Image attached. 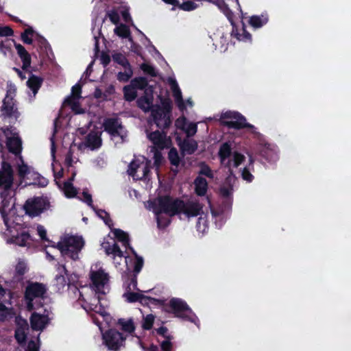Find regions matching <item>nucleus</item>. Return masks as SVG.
<instances>
[{
    "mask_svg": "<svg viewBox=\"0 0 351 351\" xmlns=\"http://www.w3.org/2000/svg\"><path fill=\"white\" fill-rule=\"evenodd\" d=\"M158 98L160 101L161 108L165 112L171 114L172 110V101L169 98H164L162 95H159Z\"/></svg>",
    "mask_w": 351,
    "mask_h": 351,
    "instance_id": "c03bdc74",
    "label": "nucleus"
},
{
    "mask_svg": "<svg viewBox=\"0 0 351 351\" xmlns=\"http://www.w3.org/2000/svg\"><path fill=\"white\" fill-rule=\"evenodd\" d=\"M1 208L5 209L12 201L15 194L12 189L14 183V170L11 164L5 160L1 145Z\"/></svg>",
    "mask_w": 351,
    "mask_h": 351,
    "instance_id": "f03ea898",
    "label": "nucleus"
},
{
    "mask_svg": "<svg viewBox=\"0 0 351 351\" xmlns=\"http://www.w3.org/2000/svg\"><path fill=\"white\" fill-rule=\"evenodd\" d=\"M197 8V5L192 1H186L180 5V8L185 11H191Z\"/></svg>",
    "mask_w": 351,
    "mask_h": 351,
    "instance_id": "e2e57ef3",
    "label": "nucleus"
},
{
    "mask_svg": "<svg viewBox=\"0 0 351 351\" xmlns=\"http://www.w3.org/2000/svg\"><path fill=\"white\" fill-rule=\"evenodd\" d=\"M184 206V200L180 198L173 199L169 195H163L158 198V213H163L170 217L180 214L181 206Z\"/></svg>",
    "mask_w": 351,
    "mask_h": 351,
    "instance_id": "6e6552de",
    "label": "nucleus"
},
{
    "mask_svg": "<svg viewBox=\"0 0 351 351\" xmlns=\"http://www.w3.org/2000/svg\"><path fill=\"white\" fill-rule=\"evenodd\" d=\"M245 160V157L243 154L234 152L233 153V167L234 168H237L240 165H241Z\"/></svg>",
    "mask_w": 351,
    "mask_h": 351,
    "instance_id": "4d7b16f0",
    "label": "nucleus"
},
{
    "mask_svg": "<svg viewBox=\"0 0 351 351\" xmlns=\"http://www.w3.org/2000/svg\"><path fill=\"white\" fill-rule=\"evenodd\" d=\"M141 293L132 292L128 290L124 293V296L126 298L127 301L130 303L139 302Z\"/></svg>",
    "mask_w": 351,
    "mask_h": 351,
    "instance_id": "864d4df0",
    "label": "nucleus"
},
{
    "mask_svg": "<svg viewBox=\"0 0 351 351\" xmlns=\"http://www.w3.org/2000/svg\"><path fill=\"white\" fill-rule=\"evenodd\" d=\"M25 351H39V347L34 340H30L28 342Z\"/></svg>",
    "mask_w": 351,
    "mask_h": 351,
    "instance_id": "774afa93",
    "label": "nucleus"
},
{
    "mask_svg": "<svg viewBox=\"0 0 351 351\" xmlns=\"http://www.w3.org/2000/svg\"><path fill=\"white\" fill-rule=\"evenodd\" d=\"M114 32L116 35L122 38H129L130 41H132L130 29L129 27L125 24H120L117 26L114 29Z\"/></svg>",
    "mask_w": 351,
    "mask_h": 351,
    "instance_id": "7c9ffc66",
    "label": "nucleus"
},
{
    "mask_svg": "<svg viewBox=\"0 0 351 351\" xmlns=\"http://www.w3.org/2000/svg\"><path fill=\"white\" fill-rule=\"evenodd\" d=\"M107 16H108V18L110 19V21L113 24L117 25V24H118L119 23L120 16H119V13L116 10H110V11L108 12Z\"/></svg>",
    "mask_w": 351,
    "mask_h": 351,
    "instance_id": "680f3d73",
    "label": "nucleus"
},
{
    "mask_svg": "<svg viewBox=\"0 0 351 351\" xmlns=\"http://www.w3.org/2000/svg\"><path fill=\"white\" fill-rule=\"evenodd\" d=\"M43 79L40 77L36 76L32 73L27 82L28 88L33 92L34 95L38 93V90L43 84Z\"/></svg>",
    "mask_w": 351,
    "mask_h": 351,
    "instance_id": "bb28decb",
    "label": "nucleus"
},
{
    "mask_svg": "<svg viewBox=\"0 0 351 351\" xmlns=\"http://www.w3.org/2000/svg\"><path fill=\"white\" fill-rule=\"evenodd\" d=\"M19 57L23 62L22 69L24 71H27L28 69V68L30 67V65H31L32 59H31L30 54L27 51L23 54H21V56H19Z\"/></svg>",
    "mask_w": 351,
    "mask_h": 351,
    "instance_id": "8fccbe9b",
    "label": "nucleus"
},
{
    "mask_svg": "<svg viewBox=\"0 0 351 351\" xmlns=\"http://www.w3.org/2000/svg\"><path fill=\"white\" fill-rule=\"evenodd\" d=\"M106 346L110 350H117L125 340L123 334L115 329L107 330L103 335Z\"/></svg>",
    "mask_w": 351,
    "mask_h": 351,
    "instance_id": "4468645a",
    "label": "nucleus"
},
{
    "mask_svg": "<svg viewBox=\"0 0 351 351\" xmlns=\"http://www.w3.org/2000/svg\"><path fill=\"white\" fill-rule=\"evenodd\" d=\"M160 213H158V210L156 212L157 226L159 228H165L170 224L171 220L166 217L160 215Z\"/></svg>",
    "mask_w": 351,
    "mask_h": 351,
    "instance_id": "a18cd8bd",
    "label": "nucleus"
},
{
    "mask_svg": "<svg viewBox=\"0 0 351 351\" xmlns=\"http://www.w3.org/2000/svg\"><path fill=\"white\" fill-rule=\"evenodd\" d=\"M47 292L46 286L40 282H28L24 293V300L27 311H32L43 306V300Z\"/></svg>",
    "mask_w": 351,
    "mask_h": 351,
    "instance_id": "7ed1b4c3",
    "label": "nucleus"
},
{
    "mask_svg": "<svg viewBox=\"0 0 351 351\" xmlns=\"http://www.w3.org/2000/svg\"><path fill=\"white\" fill-rule=\"evenodd\" d=\"M22 165L18 166V175L21 179H24L25 176L29 173L27 165L23 162L22 158H21Z\"/></svg>",
    "mask_w": 351,
    "mask_h": 351,
    "instance_id": "13d9d810",
    "label": "nucleus"
},
{
    "mask_svg": "<svg viewBox=\"0 0 351 351\" xmlns=\"http://www.w3.org/2000/svg\"><path fill=\"white\" fill-rule=\"evenodd\" d=\"M167 308L168 309L166 311L173 313L175 317L195 322V315L184 300L178 298H173L169 300Z\"/></svg>",
    "mask_w": 351,
    "mask_h": 351,
    "instance_id": "0eeeda50",
    "label": "nucleus"
},
{
    "mask_svg": "<svg viewBox=\"0 0 351 351\" xmlns=\"http://www.w3.org/2000/svg\"><path fill=\"white\" fill-rule=\"evenodd\" d=\"M153 90H151L150 95H147V93L144 96H141L139 97L137 101V106L138 108L142 109L144 112H151L154 107L155 105L153 104L154 97L152 95Z\"/></svg>",
    "mask_w": 351,
    "mask_h": 351,
    "instance_id": "412c9836",
    "label": "nucleus"
},
{
    "mask_svg": "<svg viewBox=\"0 0 351 351\" xmlns=\"http://www.w3.org/2000/svg\"><path fill=\"white\" fill-rule=\"evenodd\" d=\"M48 180L42 176L39 173L36 174V177L34 178V184H36L40 187H45L48 184Z\"/></svg>",
    "mask_w": 351,
    "mask_h": 351,
    "instance_id": "052dcab7",
    "label": "nucleus"
},
{
    "mask_svg": "<svg viewBox=\"0 0 351 351\" xmlns=\"http://www.w3.org/2000/svg\"><path fill=\"white\" fill-rule=\"evenodd\" d=\"M82 86L80 84H76L71 88V95L68 97L64 102L72 107L77 104V100L81 98Z\"/></svg>",
    "mask_w": 351,
    "mask_h": 351,
    "instance_id": "b1692460",
    "label": "nucleus"
},
{
    "mask_svg": "<svg viewBox=\"0 0 351 351\" xmlns=\"http://www.w3.org/2000/svg\"><path fill=\"white\" fill-rule=\"evenodd\" d=\"M171 90L176 101L183 99L181 90L180 89L178 84L176 81H173L171 84Z\"/></svg>",
    "mask_w": 351,
    "mask_h": 351,
    "instance_id": "bf43d9fd",
    "label": "nucleus"
},
{
    "mask_svg": "<svg viewBox=\"0 0 351 351\" xmlns=\"http://www.w3.org/2000/svg\"><path fill=\"white\" fill-rule=\"evenodd\" d=\"M62 189L64 190L65 195L69 198L74 197L77 195V190L71 182H64L63 183Z\"/></svg>",
    "mask_w": 351,
    "mask_h": 351,
    "instance_id": "a19ab883",
    "label": "nucleus"
},
{
    "mask_svg": "<svg viewBox=\"0 0 351 351\" xmlns=\"http://www.w3.org/2000/svg\"><path fill=\"white\" fill-rule=\"evenodd\" d=\"M139 302L143 305H147L149 304V303H152L154 304H160L162 301L158 299L154 298L150 296H146L143 294H141Z\"/></svg>",
    "mask_w": 351,
    "mask_h": 351,
    "instance_id": "603ef678",
    "label": "nucleus"
},
{
    "mask_svg": "<svg viewBox=\"0 0 351 351\" xmlns=\"http://www.w3.org/2000/svg\"><path fill=\"white\" fill-rule=\"evenodd\" d=\"M50 206V203L46 197L34 196L27 199L23 206L25 214L30 217L39 216Z\"/></svg>",
    "mask_w": 351,
    "mask_h": 351,
    "instance_id": "1a4fd4ad",
    "label": "nucleus"
},
{
    "mask_svg": "<svg viewBox=\"0 0 351 351\" xmlns=\"http://www.w3.org/2000/svg\"><path fill=\"white\" fill-rule=\"evenodd\" d=\"M173 339L172 335H169L167 338L160 343V348L162 351H172L173 343L171 340Z\"/></svg>",
    "mask_w": 351,
    "mask_h": 351,
    "instance_id": "3c124183",
    "label": "nucleus"
},
{
    "mask_svg": "<svg viewBox=\"0 0 351 351\" xmlns=\"http://www.w3.org/2000/svg\"><path fill=\"white\" fill-rule=\"evenodd\" d=\"M118 324L121 326V329L125 332L131 333L135 330L134 322L132 319L125 320L124 319L121 318L118 320Z\"/></svg>",
    "mask_w": 351,
    "mask_h": 351,
    "instance_id": "f704fd0d",
    "label": "nucleus"
},
{
    "mask_svg": "<svg viewBox=\"0 0 351 351\" xmlns=\"http://www.w3.org/2000/svg\"><path fill=\"white\" fill-rule=\"evenodd\" d=\"M128 275L129 276V277H130V283L128 285V287L127 289L128 290H131L132 289H134V290H138V288H137V274H131V271L130 270L129 268H128Z\"/></svg>",
    "mask_w": 351,
    "mask_h": 351,
    "instance_id": "5fc2aeb1",
    "label": "nucleus"
},
{
    "mask_svg": "<svg viewBox=\"0 0 351 351\" xmlns=\"http://www.w3.org/2000/svg\"><path fill=\"white\" fill-rule=\"evenodd\" d=\"M16 94V86L12 83L8 84L6 94L1 104V117L4 119H9L10 123H14L21 115L15 99Z\"/></svg>",
    "mask_w": 351,
    "mask_h": 351,
    "instance_id": "20e7f679",
    "label": "nucleus"
},
{
    "mask_svg": "<svg viewBox=\"0 0 351 351\" xmlns=\"http://www.w3.org/2000/svg\"><path fill=\"white\" fill-rule=\"evenodd\" d=\"M131 84L136 89L143 90L148 86V80L145 77H138L131 81Z\"/></svg>",
    "mask_w": 351,
    "mask_h": 351,
    "instance_id": "58836bf2",
    "label": "nucleus"
},
{
    "mask_svg": "<svg viewBox=\"0 0 351 351\" xmlns=\"http://www.w3.org/2000/svg\"><path fill=\"white\" fill-rule=\"evenodd\" d=\"M111 231L113 232L114 237L117 240L121 243L126 248L130 250V247H132L130 243V237L127 232L119 228H113L111 227Z\"/></svg>",
    "mask_w": 351,
    "mask_h": 351,
    "instance_id": "393cba45",
    "label": "nucleus"
},
{
    "mask_svg": "<svg viewBox=\"0 0 351 351\" xmlns=\"http://www.w3.org/2000/svg\"><path fill=\"white\" fill-rule=\"evenodd\" d=\"M232 155V146L230 142L223 143L219 149L218 156L221 164L223 162Z\"/></svg>",
    "mask_w": 351,
    "mask_h": 351,
    "instance_id": "cd10ccee",
    "label": "nucleus"
},
{
    "mask_svg": "<svg viewBox=\"0 0 351 351\" xmlns=\"http://www.w3.org/2000/svg\"><path fill=\"white\" fill-rule=\"evenodd\" d=\"M35 31L32 27H29L25 29L23 32L21 33V38L23 43L27 45H32L33 39L32 37L34 36Z\"/></svg>",
    "mask_w": 351,
    "mask_h": 351,
    "instance_id": "c9c22d12",
    "label": "nucleus"
},
{
    "mask_svg": "<svg viewBox=\"0 0 351 351\" xmlns=\"http://www.w3.org/2000/svg\"><path fill=\"white\" fill-rule=\"evenodd\" d=\"M57 269L59 274L56 276V281L59 289L64 287L66 285L70 286L71 284V279L68 278L66 280L65 277V276H68L69 275L66 266L64 265H58Z\"/></svg>",
    "mask_w": 351,
    "mask_h": 351,
    "instance_id": "aec40b11",
    "label": "nucleus"
},
{
    "mask_svg": "<svg viewBox=\"0 0 351 351\" xmlns=\"http://www.w3.org/2000/svg\"><path fill=\"white\" fill-rule=\"evenodd\" d=\"M269 19L267 14L253 15L249 19V24L254 28H261L267 23Z\"/></svg>",
    "mask_w": 351,
    "mask_h": 351,
    "instance_id": "c756f323",
    "label": "nucleus"
},
{
    "mask_svg": "<svg viewBox=\"0 0 351 351\" xmlns=\"http://www.w3.org/2000/svg\"><path fill=\"white\" fill-rule=\"evenodd\" d=\"M94 210H95L97 215L101 219H103V221L106 225H107L110 228H111V227L113 226L114 224H113L112 220L111 219L108 213H107L105 210H102V209L95 210L94 208Z\"/></svg>",
    "mask_w": 351,
    "mask_h": 351,
    "instance_id": "37998d69",
    "label": "nucleus"
},
{
    "mask_svg": "<svg viewBox=\"0 0 351 351\" xmlns=\"http://www.w3.org/2000/svg\"><path fill=\"white\" fill-rule=\"evenodd\" d=\"M123 91L124 99L127 101H132L137 97L136 90L131 84L130 85L125 86Z\"/></svg>",
    "mask_w": 351,
    "mask_h": 351,
    "instance_id": "2f4dec72",
    "label": "nucleus"
},
{
    "mask_svg": "<svg viewBox=\"0 0 351 351\" xmlns=\"http://www.w3.org/2000/svg\"><path fill=\"white\" fill-rule=\"evenodd\" d=\"M141 69L145 73L152 77H156L157 72L156 71L155 68L147 63H143L140 66Z\"/></svg>",
    "mask_w": 351,
    "mask_h": 351,
    "instance_id": "09e8293b",
    "label": "nucleus"
},
{
    "mask_svg": "<svg viewBox=\"0 0 351 351\" xmlns=\"http://www.w3.org/2000/svg\"><path fill=\"white\" fill-rule=\"evenodd\" d=\"M155 317L152 314L147 315L143 320L142 327L144 330H149L152 328Z\"/></svg>",
    "mask_w": 351,
    "mask_h": 351,
    "instance_id": "49530a36",
    "label": "nucleus"
},
{
    "mask_svg": "<svg viewBox=\"0 0 351 351\" xmlns=\"http://www.w3.org/2000/svg\"><path fill=\"white\" fill-rule=\"evenodd\" d=\"M154 123L160 129H168L172 123L171 114L162 109L160 105H155L151 111Z\"/></svg>",
    "mask_w": 351,
    "mask_h": 351,
    "instance_id": "f8f14e48",
    "label": "nucleus"
},
{
    "mask_svg": "<svg viewBox=\"0 0 351 351\" xmlns=\"http://www.w3.org/2000/svg\"><path fill=\"white\" fill-rule=\"evenodd\" d=\"M37 231H38V234L40 236V239L42 241H47V242L49 241V239L47 237V231L45 229L44 226H43L41 225H38L37 227Z\"/></svg>",
    "mask_w": 351,
    "mask_h": 351,
    "instance_id": "69168bd1",
    "label": "nucleus"
},
{
    "mask_svg": "<svg viewBox=\"0 0 351 351\" xmlns=\"http://www.w3.org/2000/svg\"><path fill=\"white\" fill-rule=\"evenodd\" d=\"M221 119L224 120L229 119L223 122V125L229 128L235 130L247 128L252 132L256 129L253 125L247 123L245 117L238 112L227 111L222 113Z\"/></svg>",
    "mask_w": 351,
    "mask_h": 351,
    "instance_id": "9d476101",
    "label": "nucleus"
},
{
    "mask_svg": "<svg viewBox=\"0 0 351 351\" xmlns=\"http://www.w3.org/2000/svg\"><path fill=\"white\" fill-rule=\"evenodd\" d=\"M131 252L135 256V261L134 263V269H133V274H138L142 269L143 267V259L141 256H139L136 252L134 250L133 247H130Z\"/></svg>",
    "mask_w": 351,
    "mask_h": 351,
    "instance_id": "72a5a7b5",
    "label": "nucleus"
},
{
    "mask_svg": "<svg viewBox=\"0 0 351 351\" xmlns=\"http://www.w3.org/2000/svg\"><path fill=\"white\" fill-rule=\"evenodd\" d=\"M112 60L114 62L120 64L123 67H129L131 66L128 60L121 53H114L112 54Z\"/></svg>",
    "mask_w": 351,
    "mask_h": 351,
    "instance_id": "79ce46f5",
    "label": "nucleus"
},
{
    "mask_svg": "<svg viewBox=\"0 0 351 351\" xmlns=\"http://www.w3.org/2000/svg\"><path fill=\"white\" fill-rule=\"evenodd\" d=\"M27 330H28V328H23L22 327H16L15 329L14 337L19 344L25 343L26 342Z\"/></svg>",
    "mask_w": 351,
    "mask_h": 351,
    "instance_id": "4c0bfd02",
    "label": "nucleus"
},
{
    "mask_svg": "<svg viewBox=\"0 0 351 351\" xmlns=\"http://www.w3.org/2000/svg\"><path fill=\"white\" fill-rule=\"evenodd\" d=\"M199 174L205 176L208 178H213L214 177V174L210 167L205 162H202L200 164V170L199 171Z\"/></svg>",
    "mask_w": 351,
    "mask_h": 351,
    "instance_id": "de8ad7c7",
    "label": "nucleus"
},
{
    "mask_svg": "<svg viewBox=\"0 0 351 351\" xmlns=\"http://www.w3.org/2000/svg\"><path fill=\"white\" fill-rule=\"evenodd\" d=\"M195 191L198 196H204L208 190V182L206 178L197 176L194 180Z\"/></svg>",
    "mask_w": 351,
    "mask_h": 351,
    "instance_id": "a878e982",
    "label": "nucleus"
},
{
    "mask_svg": "<svg viewBox=\"0 0 351 351\" xmlns=\"http://www.w3.org/2000/svg\"><path fill=\"white\" fill-rule=\"evenodd\" d=\"M141 170L142 171V174H141V176H139L138 174L136 178V180H143L147 179L148 177V175L150 173V168H149V164L147 162H146V163L143 162L141 166Z\"/></svg>",
    "mask_w": 351,
    "mask_h": 351,
    "instance_id": "6e6d98bb",
    "label": "nucleus"
},
{
    "mask_svg": "<svg viewBox=\"0 0 351 351\" xmlns=\"http://www.w3.org/2000/svg\"><path fill=\"white\" fill-rule=\"evenodd\" d=\"M252 171H250L245 168H243L241 172L242 178L249 182H252L254 179L253 175L251 173Z\"/></svg>",
    "mask_w": 351,
    "mask_h": 351,
    "instance_id": "338daca9",
    "label": "nucleus"
},
{
    "mask_svg": "<svg viewBox=\"0 0 351 351\" xmlns=\"http://www.w3.org/2000/svg\"><path fill=\"white\" fill-rule=\"evenodd\" d=\"M84 245L82 237L70 236L65 237L57 244V248L63 256H67L73 261L79 258V253Z\"/></svg>",
    "mask_w": 351,
    "mask_h": 351,
    "instance_id": "39448f33",
    "label": "nucleus"
},
{
    "mask_svg": "<svg viewBox=\"0 0 351 351\" xmlns=\"http://www.w3.org/2000/svg\"><path fill=\"white\" fill-rule=\"evenodd\" d=\"M260 155L269 162H275L278 160L277 152L270 148L269 144H265L260 150Z\"/></svg>",
    "mask_w": 351,
    "mask_h": 351,
    "instance_id": "5701e85b",
    "label": "nucleus"
},
{
    "mask_svg": "<svg viewBox=\"0 0 351 351\" xmlns=\"http://www.w3.org/2000/svg\"><path fill=\"white\" fill-rule=\"evenodd\" d=\"M101 132L92 130L85 138L84 145L91 150L99 149L102 145Z\"/></svg>",
    "mask_w": 351,
    "mask_h": 351,
    "instance_id": "f3484780",
    "label": "nucleus"
},
{
    "mask_svg": "<svg viewBox=\"0 0 351 351\" xmlns=\"http://www.w3.org/2000/svg\"><path fill=\"white\" fill-rule=\"evenodd\" d=\"M144 162H141L139 160H133L128 166V174L136 179L138 170L141 169V166Z\"/></svg>",
    "mask_w": 351,
    "mask_h": 351,
    "instance_id": "473e14b6",
    "label": "nucleus"
},
{
    "mask_svg": "<svg viewBox=\"0 0 351 351\" xmlns=\"http://www.w3.org/2000/svg\"><path fill=\"white\" fill-rule=\"evenodd\" d=\"M31 327L33 330H43L49 322L47 314H39L34 312L29 319Z\"/></svg>",
    "mask_w": 351,
    "mask_h": 351,
    "instance_id": "2eb2a0df",
    "label": "nucleus"
},
{
    "mask_svg": "<svg viewBox=\"0 0 351 351\" xmlns=\"http://www.w3.org/2000/svg\"><path fill=\"white\" fill-rule=\"evenodd\" d=\"M125 69L124 72H119L117 74V80L119 82H127L133 75V70L132 66L129 67H123Z\"/></svg>",
    "mask_w": 351,
    "mask_h": 351,
    "instance_id": "ea45409f",
    "label": "nucleus"
},
{
    "mask_svg": "<svg viewBox=\"0 0 351 351\" xmlns=\"http://www.w3.org/2000/svg\"><path fill=\"white\" fill-rule=\"evenodd\" d=\"M27 270L26 264L23 261H19L15 267L14 278L17 280H21Z\"/></svg>",
    "mask_w": 351,
    "mask_h": 351,
    "instance_id": "e433bc0d",
    "label": "nucleus"
},
{
    "mask_svg": "<svg viewBox=\"0 0 351 351\" xmlns=\"http://www.w3.org/2000/svg\"><path fill=\"white\" fill-rule=\"evenodd\" d=\"M231 25L232 26V32H231V36L232 37L236 38L239 41H251L252 40V35L246 31L245 28V25L243 23V27L241 29L242 33L239 32V30L238 29L237 27L234 24V21L232 20H230Z\"/></svg>",
    "mask_w": 351,
    "mask_h": 351,
    "instance_id": "4be33fe9",
    "label": "nucleus"
},
{
    "mask_svg": "<svg viewBox=\"0 0 351 351\" xmlns=\"http://www.w3.org/2000/svg\"><path fill=\"white\" fill-rule=\"evenodd\" d=\"M167 129H161V131L156 130L147 134L149 140L158 149H163L165 147L167 138Z\"/></svg>",
    "mask_w": 351,
    "mask_h": 351,
    "instance_id": "6ab92c4d",
    "label": "nucleus"
},
{
    "mask_svg": "<svg viewBox=\"0 0 351 351\" xmlns=\"http://www.w3.org/2000/svg\"><path fill=\"white\" fill-rule=\"evenodd\" d=\"M168 160L170 164L176 168H178L181 163L182 166L185 164L184 161L182 160V156H180L176 147H171L169 149L168 152Z\"/></svg>",
    "mask_w": 351,
    "mask_h": 351,
    "instance_id": "c85d7f7f",
    "label": "nucleus"
},
{
    "mask_svg": "<svg viewBox=\"0 0 351 351\" xmlns=\"http://www.w3.org/2000/svg\"><path fill=\"white\" fill-rule=\"evenodd\" d=\"M102 126L104 131L111 137H120L122 141L127 137V131L120 119L117 117L106 118Z\"/></svg>",
    "mask_w": 351,
    "mask_h": 351,
    "instance_id": "9b49d317",
    "label": "nucleus"
},
{
    "mask_svg": "<svg viewBox=\"0 0 351 351\" xmlns=\"http://www.w3.org/2000/svg\"><path fill=\"white\" fill-rule=\"evenodd\" d=\"M176 141L181 150V154L182 155V158L184 157L185 154L191 155L194 154L197 149V142L194 139L186 138L182 141L181 138L179 136H178L176 137Z\"/></svg>",
    "mask_w": 351,
    "mask_h": 351,
    "instance_id": "a211bd4d",
    "label": "nucleus"
},
{
    "mask_svg": "<svg viewBox=\"0 0 351 351\" xmlns=\"http://www.w3.org/2000/svg\"><path fill=\"white\" fill-rule=\"evenodd\" d=\"M90 278L96 293L105 295L104 286L109 280V276L102 269L91 271Z\"/></svg>",
    "mask_w": 351,
    "mask_h": 351,
    "instance_id": "ddd939ff",
    "label": "nucleus"
},
{
    "mask_svg": "<svg viewBox=\"0 0 351 351\" xmlns=\"http://www.w3.org/2000/svg\"><path fill=\"white\" fill-rule=\"evenodd\" d=\"M110 55L105 51H102L100 56V61L104 67H106L110 64Z\"/></svg>",
    "mask_w": 351,
    "mask_h": 351,
    "instance_id": "0e129e2a",
    "label": "nucleus"
},
{
    "mask_svg": "<svg viewBox=\"0 0 351 351\" xmlns=\"http://www.w3.org/2000/svg\"><path fill=\"white\" fill-rule=\"evenodd\" d=\"M1 218L6 227L2 235L8 244H14L20 247H29L34 243V239L29 230L23 224L10 221L5 213V209L1 208Z\"/></svg>",
    "mask_w": 351,
    "mask_h": 351,
    "instance_id": "f257e3e1",
    "label": "nucleus"
},
{
    "mask_svg": "<svg viewBox=\"0 0 351 351\" xmlns=\"http://www.w3.org/2000/svg\"><path fill=\"white\" fill-rule=\"evenodd\" d=\"M202 210V206L198 202L184 201V206H181L180 213H184L189 218L197 217L200 215Z\"/></svg>",
    "mask_w": 351,
    "mask_h": 351,
    "instance_id": "dca6fc26",
    "label": "nucleus"
},
{
    "mask_svg": "<svg viewBox=\"0 0 351 351\" xmlns=\"http://www.w3.org/2000/svg\"><path fill=\"white\" fill-rule=\"evenodd\" d=\"M1 133L5 136V145L9 152L21 158L22 140L16 128L13 125L1 127Z\"/></svg>",
    "mask_w": 351,
    "mask_h": 351,
    "instance_id": "423d86ee",
    "label": "nucleus"
}]
</instances>
